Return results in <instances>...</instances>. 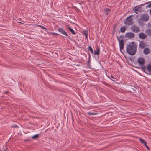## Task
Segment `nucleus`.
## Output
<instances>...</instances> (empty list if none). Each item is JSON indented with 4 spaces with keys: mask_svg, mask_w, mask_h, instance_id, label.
<instances>
[{
    "mask_svg": "<svg viewBox=\"0 0 151 151\" xmlns=\"http://www.w3.org/2000/svg\"><path fill=\"white\" fill-rule=\"evenodd\" d=\"M150 15H151V9L150 10Z\"/></svg>",
    "mask_w": 151,
    "mask_h": 151,
    "instance_id": "2f4dec72",
    "label": "nucleus"
},
{
    "mask_svg": "<svg viewBox=\"0 0 151 151\" xmlns=\"http://www.w3.org/2000/svg\"><path fill=\"white\" fill-rule=\"evenodd\" d=\"M83 34L86 37V38H87L88 35V32L86 30H85L83 31Z\"/></svg>",
    "mask_w": 151,
    "mask_h": 151,
    "instance_id": "4be33fe9",
    "label": "nucleus"
},
{
    "mask_svg": "<svg viewBox=\"0 0 151 151\" xmlns=\"http://www.w3.org/2000/svg\"><path fill=\"white\" fill-rule=\"evenodd\" d=\"M146 69L148 72L151 73V64L148 65L146 68Z\"/></svg>",
    "mask_w": 151,
    "mask_h": 151,
    "instance_id": "2eb2a0df",
    "label": "nucleus"
},
{
    "mask_svg": "<svg viewBox=\"0 0 151 151\" xmlns=\"http://www.w3.org/2000/svg\"><path fill=\"white\" fill-rule=\"evenodd\" d=\"M88 50L90 51L93 54V50L92 48L91 47V46H89L88 47Z\"/></svg>",
    "mask_w": 151,
    "mask_h": 151,
    "instance_id": "b1692460",
    "label": "nucleus"
},
{
    "mask_svg": "<svg viewBox=\"0 0 151 151\" xmlns=\"http://www.w3.org/2000/svg\"><path fill=\"white\" fill-rule=\"evenodd\" d=\"M99 47H97L96 50L94 51V54L95 55H99L100 53L99 51Z\"/></svg>",
    "mask_w": 151,
    "mask_h": 151,
    "instance_id": "dca6fc26",
    "label": "nucleus"
},
{
    "mask_svg": "<svg viewBox=\"0 0 151 151\" xmlns=\"http://www.w3.org/2000/svg\"><path fill=\"white\" fill-rule=\"evenodd\" d=\"M140 19L143 21H147L149 19V17L147 14H145L141 16Z\"/></svg>",
    "mask_w": 151,
    "mask_h": 151,
    "instance_id": "7ed1b4c3",
    "label": "nucleus"
},
{
    "mask_svg": "<svg viewBox=\"0 0 151 151\" xmlns=\"http://www.w3.org/2000/svg\"><path fill=\"white\" fill-rule=\"evenodd\" d=\"M88 114L89 115H94L97 114L96 113H93L91 112H88Z\"/></svg>",
    "mask_w": 151,
    "mask_h": 151,
    "instance_id": "393cba45",
    "label": "nucleus"
},
{
    "mask_svg": "<svg viewBox=\"0 0 151 151\" xmlns=\"http://www.w3.org/2000/svg\"><path fill=\"white\" fill-rule=\"evenodd\" d=\"M145 32L146 34H147L149 36L151 35V29H146Z\"/></svg>",
    "mask_w": 151,
    "mask_h": 151,
    "instance_id": "4468645a",
    "label": "nucleus"
},
{
    "mask_svg": "<svg viewBox=\"0 0 151 151\" xmlns=\"http://www.w3.org/2000/svg\"><path fill=\"white\" fill-rule=\"evenodd\" d=\"M137 45L134 42H132L129 45H127L126 47L127 52L129 55H134L137 50Z\"/></svg>",
    "mask_w": 151,
    "mask_h": 151,
    "instance_id": "f257e3e1",
    "label": "nucleus"
},
{
    "mask_svg": "<svg viewBox=\"0 0 151 151\" xmlns=\"http://www.w3.org/2000/svg\"><path fill=\"white\" fill-rule=\"evenodd\" d=\"M111 78H113V79H115V78L112 75H111Z\"/></svg>",
    "mask_w": 151,
    "mask_h": 151,
    "instance_id": "c756f323",
    "label": "nucleus"
},
{
    "mask_svg": "<svg viewBox=\"0 0 151 151\" xmlns=\"http://www.w3.org/2000/svg\"><path fill=\"white\" fill-rule=\"evenodd\" d=\"M57 30L60 32L62 34L65 35V36H67L68 35L67 33H66V32L62 28H58L57 29Z\"/></svg>",
    "mask_w": 151,
    "mask_h": 151,
    "instance_id": "0eeeda50",
    "label": "nucleus"
},
{
    "mask_svg": "<svg viewBox=\"0 0 151 151\" xmlns=\"http://www.w3.org/2000/svg\"><path fill=\"white\" fill-rule=\"evenodd\" d=\"M139 38L142 39H144L147 37V35L143 33H141L139 34Z\"/></svg>",
    "mask_w": 151,
    "mask_h": 151,
    "instance_id": "6e6552de",
    "label": "nucleus"
},
{
    "mask_svg": "<svg viewBox=\"0 0 151 151\" xmlns=\"http://www.w3.org/2000/svg\"><path fill=\"white\" fill-rule=\"evenodd\" d=\"M37 26L38 27L42 28L45 31H47V29L45 27H44V26L41 25H37Z\"/></svg>",
    "mask_w": 151,
    "mask_h": 151,
    "instance_id": "a211bd4d",
    "label": "nucleus"
},
{
    "mask_svg": "<svg viewBox=\"0 0 151 151\" xmlns=\"http://www.w3.org/2000/svg\"><path fill=\"white\" fill-rule=\"evenodd\" d=\"M126 30V28L125 27H122L120 29V31L122 33H124V32L125 30Z\"/></svg>",
    "mask_w": 151,
    "mask_h": 151,
    "instance_id": "412c9836",
    "label": "nucleus"
},
{
    "mask_svg": "<svg viewBox=\"0 0 151 151\" xmlns=\"http://www.w3.org/2000/svg\"><path fill=\"white\" fill-rule=\"evenodd\" d=\"M150 49L147 48H145L143 50L144 53L145 55H147L150 52Z\"/></svg>",
    "mask_w": 151,
    "mask_h": 151,
    "instance_id": "9d476101",
    "label": "nucleus"
},
{
    "mask_svg": "<svg viewBox=\"0 0 151 151\" xmlns=\"http://www.w3.org/2000/svg\"><path fill=\"white\" fill-rule=\"evenodd\" d=\"M150 5H151V4H149L148 6H147L148 7H149L150 6Z\"/></svg>",
    "mask_w": 151,
    "mask_h": 151,
    "instance_id": "473e14b6",
    "label": "nucleus"
},
{
    "mask_svg": "<svg viewBox=\"0 0 151 151\" xmlns=\"http://www.w3.org/2000/svg\"><path fill=\"white\" fill-rule=\"evenodd\" d=\"M68 29L70 30V32L72 33L73 34H76L75 31L74 30H73L71 27H70L69 26H68Z\"/></svg>",
    "mask_w": 151,
    "mask_h": 151,
    "instance_id": "f3484780",
    "label": "nucleus"
},
{
    "mask_svg": "<svg viewBox=\"0 0 151 151\" xmlns=\"http://www.w3.org/2000/svg\"><path fill=\"white\" fill-rule=\"evenodd\" d=\"M131 29L133 32L136 33H138L140 31L139 27L137 26H132L131 27Z\"/></svg>",
    "mask_w": 151,
    "mask_h": 151,
    "instance_id": "39448f33",
    "label": "nucleus"
},
{
    "mask_svg": "<svg viewBox=\"0 0 151 151\" xmlns=\"http://www.w3.org/2000/svg\"><path fill=\"white\" fill-rule=\"evenodd\" d=\"M7 150V148H6V149H4V151H6Z\"/></svg>",
    "mask_w": 151,
    "mask_h": 151,
    "instance_id": "7c9ffc66",
    "label": "nucleus"
},
{
    "mask_svg": "<svg viewBox=\"0 0 151 151\" xmlns=\"http://www.w3.org/2000/svg\"><path fill=\"white\" fill-rule=\"evenodd\" d=\"M119 41V43L120 50H122L124 48V40H122Z\"/></svg>",
    "mask_w": 151,
    "mask_h": 151,
    "instance_id": "1a4fd4ad",
    "label": "nucleus"
},
{
    "mask_svg": "<svg viewBox=\"0 0 151 151\" xmlns=\"http://www.w3.org/2000/svg\"><path fill=\"white\" fill-rule=\"evenodd\" d=\"M39 136V135L38 134H35V135L32 137V138L33 139H35L37 138H38Z\"/></svg>",
    "mask_w": 151,
    "mask_h": 151,
    "instance_id": "6ab92c4d",
    "label": "nucleus"
},
{
    "mask_svg": "<svg viewBox=\"0 0 151 151\" xmlns=\"http://www.w3.org/2000/svg\"><path fill=\"white\" fill-rule=\"evenodd\" d=\"M139 64L141 65H143L145 63V60L142 57H140L137 60Z\"/></svg>",
    "mask_w": 151,
    "mask_h": 151,
    "instance_id": "423d86ee",
    "label": "nucleus"
},
{
    "mask_svg": "<svg viewBox=\"0 0 151 151\" xmlns=\"http://www.w3.org/2000/svg\"><path fill=\"white\" fill-rule=\"evenodd\" d=\"M17 127V125L15 124L13 125H12V127L16 128V127Z\"/></svg>",
    "mask_w": 151,
    "mask_h": 151,
    "instance_id": "bb28decb",
    "label": "nucleus"
},
{
    "mask_svg": "<svg viewBox=\"0 0 151 151\" xmlns=\"http://www.w3.org/2000/svg\"><path fill=\"white\" fill-rule=\"evenodd\" d=\"M135 37V35L133 33L128 32L125 35V37L126 38L131 39Z\"/></svg>",
    "mask_w": 151,
    "mask_h": 151,
    "instance_id": "20e7f679",
    "label": "nucleus"
},
{
    "mask_svg": "<svg viewBox=\"0 0 151 151\" xmlns=\"http://www.w3.org/2000/svg\"><path fill=\"white\" fill-rule=\"evenodd\" d=\"M132 15H130L126 18V20L124 22L125 24L130 25L133 23L134 21L132 19Z\"/></svg>",
    "mask_w": 151,
    "mask_h": 151,
    "instance_id": "f03ea898",
    "label": "nucleus"
},
{
    "mask_svg": "<svg viewBox=\"0 0 151 151\" xmlns=\"http://www.w3.org/2000/svg\"><path fill=\"white\" fill-rule=\"evenodd\" d=\"M150 82H151V80L150 81Z\"/></svg>",
    "mask_w": 151,
    "mask_h": 151,
    "instance_id": "f704fd0d",
    "label": "nucleus"
},
{
    "mask_svg": "<svg viewBox=\"0 0 151 151\" xmlns=\"http://www.w3.org/2000/svg\"><path fill=\"white\" fill-rule=\"evenodd\" d=\"M145 146H146V147L147 149L148 150L149 149V147H148L146 145H145Z\"/></svg>",
    "mask_w": 151,
    "mask_h": 151,
    "instance_id": "cd10ccee",
    "label": "nucleus"
},
{
    "mask_svg": "<svg viewBox=\"0 0 151 151\" xmlns=\"http://www.w3.org/2000/svg\"><path fill=\"white\" fill-rule=\"evenodd\" d=\"M0 151H2L1 150V148H0Z\"/></svg>",
    "mask_w": 151,
    "mask_h": 151,
    "instance_id": "72a5a7b5",
    "label": "nucleus"
},
{
    "mask_svg": "<svg viewBox=\"0 0 151 151\" xmlns=\"http://www.w3.org/2000/svg\"><path fill=\"white\" fill-rule=\"evenodd\" d=\"M139 47L141 48H143L145 47V44L143 42H141L139 43Z\"/></svg>",
    "mask_w": 151,
    "mask_h": 151,
    "instance_id": "ddd939ff",
    "label": "nucleus"
},
{
    "mask_svg": "<svg viewBox=\"0 0 151 151\" xmlns=\"http://www.w3.org/2000/svg\"><path fill=\"white\" fill-rule=\"evenodd\" d=\"M139 140L140 141V142L144 144L145 145L147 144V142H146L144 140L142 139H139Z\"/></svg>",
    "mask_w": 151,
    "mask_h": 151,
    "instance_id": "aec40b11",
    "label": "nucleus"
},
{
    "mask_svg": "<svg viewBox=\"0 0 151 151\" xmlns=\"http://www.w3.org/2000/svg\"><path fill=\"white\" fill-rule=\"evenodd\" d=\"M134 12L136 14H138L141 10V9L139 7H135L134 9Z\"/></svg>",
    "mask_w": 151,
    "mask_h": 151,
    "instance_id": "9b49d317",
    "label": "nucleus"
},
{
    "mask_svg": "<svg viewBox=\"0 0 151 151\" xmlns=\"http://www.w3.org/2000/svg\"><path fill=\"white\" fill-rule=\"evenodd\" d=\"M138 23L139 24H140V25H142V22L141 21V19H139L138 20Z\"/></svg>",
    "mask_w": 151,
    "mask_h": 151,
    "instance_id": "a878e982",
    "label": "nucleus"
},
{
    "mask_svg": "<svg viewBox=\"0 0 151 151\" xmlns=\"http://www.w3.org/2000/svg\"><path fill=\"white\" fill-rule=\"evenodd\" d=\"M124 36L123 35L120 36L119 37H117V39L118 41H120V40H123Z\"/></svg>",
    "mask_w": 151,
    "mask_h": 151,
    "instance_id": "5701e85b",
    "label": "nucleus"
},
{
    "mask_svg": "<svg viewBox=\"0 0 151 151\" xmlns=\"http://www.w3.org/2000/svg\"><path fill=\"white\" fill-rule=\"evenodd\" d=\"M51 34H55L56 35H58V34H57V33H53V32H52L51 33Z\"/></svg>",
    "mask_w": 151,
    "mask_h": 151,
    "instance_id": "c85d7f7f",
    "label": "nucleus"
},
{
    "mask_svg": "<svg viewBox=\"0 0 151 151\" xmlns=\"http://www.w3.org/2000/svg\"><path fill=\"white\" fill-rule=\"evenodd\" d=\"M110 11L111 10L109 9L106 8L104 9V12L107 15H108L110 13Z\"/></svg>",
    "mask_w": 151,
    "mask_h": 151,
    "instance_id": "f8f14e48",
    "label": "nucleus"
}]
</instances>
